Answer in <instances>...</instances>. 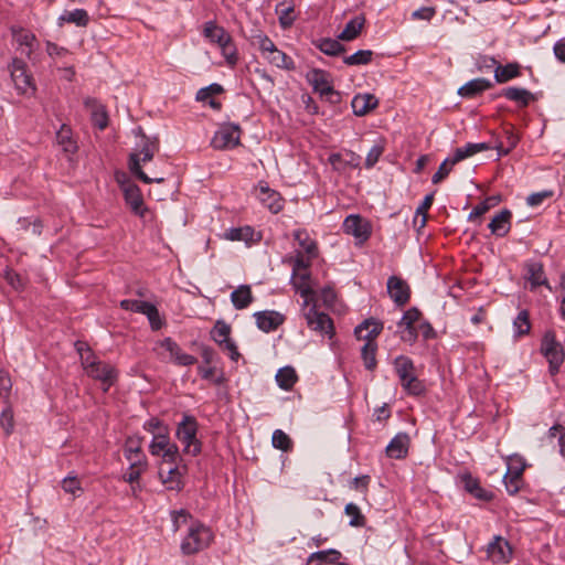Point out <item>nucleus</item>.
I'll use <instances>...</instances> for the list:
<instances>
[{
  "label": "nucleus",
  "mask_w": 565,
  "mask_h": 565,
  "mask_svg": "<svg viewBox=\"0 0 565 565\" xmlns=\"http://www.w3.org/2000/svg\"><path fill=\"white\" fill-rule=\"evenodd\" d=\"M382 329L383 323L381 321L375 319H366L354 330L358 339L365 340V343L361 350V354L364 365L367 370H373L376 366V343L374 342V339L381 333Z\"/></svg>",
  "instance_id": "obj_1"
},
{
  "label": "nucleus",
  "mask_w": 565,
  "mask_h": 565,
  "mask_svg": "<svg viewBox=\"0 0 565 565\" xmlns=\"http://www.w3.org/2000/svg\"><path fill=\"white\" fill-rule=\"evenodd\" d=\"M213 540L209 526L200 522H191L185 536L181 541L180 550L183 555H194L207 548Z\"/></svg>",
  "instance_id": "obj_2"
},
{
  "label": "nucleus",
  "mask_w": 565,
  "mask_h": 565,
  "mask_svg": "<svg viewBox=\"0 0 565 565\" xmlns=\"http://www.w3.org/2000/svg\"><path fill=\"white\" fill-rule=\"evenodd\" d=\"M142 141L143 143L141 149L138 152L130 154L129 169L139 180L145 183H161L164 181L163 177L149 178L141 169V162L146 163L152 160L154 153L159 150L158 140L157 138L151 140L143 136Z\"/></svg>",
  "instance_id": "obj_3"
},
{
  "label": "nucleus",
  "mask_w": 565,
  "mask_h": 565,
  "mask_svg": "<svg viewBox=\"0 0 565 565\" xmlns=\"http://www.w3.org/2000/svg\"><path fill=\"white\" fill-rule=\"evenodd\" d=\"M199 424L194 416L184 414L178 423L175 437L183 446L185 455L195 457L202 450V444L198 438Z\"/></svg>",
  "instance_id": "obj_4"
},
{
  "label": "nucleus",
  "mask_w": 565,
  "mask_h": 565,
  "mask_svg": "<svg viewBox=\"0 0 565 565\" xmlns=\"http://www.w3.org/2000/svg\"><path fill=\"white\" fill-rule=\"evenodd\" d=\"M8 71L14 87L20 94H26L29 90L33 92L35 89L32 76L28 73V65L23 60L13 57L8 65Z\"/></svg>",
  "instance_id": "obj_5"
},
{
  "label": "nucleus",
  "mask_w": 565,
  "mask_h": 565,
  "mask_svg": "<svg viewBox=\"0 0 565 565\" xmlns=\"http://www.w3.org/2000/svg\"><path fill=\"white\" fill-rule=\"evenodd\" d=\"M541 352L550 363L552 374L558 371L564 361V353L559 342L553 332H546L541 343Z\"/></svg>",
  "instance_id": "obj_6"
},
{
  "label": "nucleus",
  "mask_w": 565,
  "mask_h": 565,
  "mask_svg": "<svg viewBox=\"0 0 565 565\" xmlns=\"http://www.w3.org/2000/svg\"><path fill=\"white\" fill-rule=\"evenodd\" d=\"M241 129L237 125H222L214 134L211 145L214 149L223 150L236 147L239 143Z\"/></svg>",
  "instance_id": "obj_7"
},
{
  "label": "nucleus",
  "mask_w": 565,
  "mask_h": 565,
  "mask_svg": "<svg viewBox=\"0 0 565 565\" xmlns=\"http://www.w3.org/2000/svg\"><path fill=\"white\" fill-rule=\"evenodd\" d=\"M486 551L488 558L494 564H508L513 555L510 543L501 535L493 536Z\"/></svg>",
  "instance_id": "obj_8"
},
{
  "label": "nucleus",
  "mask_w": 565,
  "mask_h": 565,
  "mask_svg": "<svg viewBox=\"0 0 565 565\" xmlns=\"http://www.w3.org/2000/svg\"><path fill=\"white\" fill-rule=\"evenodd\" d=\"M231 328L223 321H217L215 327L212 330V338L218 345L227 352L230 359L234 362H237L241 358V354L237 350L236 344L230 338Z\"/></svg>",
  "instance_id": "obj_9"
},
{
  "label": "nucleus",
  "mask_w": 565,
  "mask_h": 565,
  "mask_svg": "<svg viewBox=\"0 0 565 565\" xmlns=\"http://www.w3.org/2000/svg\"><path fill=\"white\" fill-rule=\"evenodd\" d=\"M204 35L222 49L224 55L234 54L231 35L215 22L209 21L204 26Z\"/></svg>",
  "instance_id": "obj_10"
},
{
  "label": "nucleus",
  "mask_w": 565,
  "mask_h": 565,
  "mask_svg": "<svg viewBox=\"0 0 565 565\" xmlns=\"http://www.w3.org/2000/svg\"><path fill=\"white\" fill-rule=\"evenodd\" d=\"M344 233L354 236L360 243H364L371 235V226L366 220L358 214H351L343 222Z\"/></svg>",
  "instance_id": "obj_11"
},
{
  "label": "nucleus",
  "mask_w": 565,
  "mask_h": 565,
  "mask_svg": "<svg viewBox=\"0 0 565 565\" xmlns=\"http://www.w3.org/2000/svg\"><path fill=\"white\" fill-rule=\"evenodd\" d=\"M394 370L404 388H409L417 381L414 363L411 358L399 355L394 360Z\"/></svg>",
  "instance_id": "obj_12"
},
{
  "label": "nucleus",
  "mask_w": 565,
  "mask_h": 565,
  "mask_svg": "<svg viewBox=\"0 0 565 565\" xmlns=\"http://www.w3.org/2000/svg\"><path fill=\"white\" fill-rule=\"evenodd\" d=\"M328 162L332 166L334 171L341 173L348 169L359 168L361 164V157L351 150H345L343 152L331 153L328 158Z\"/></svg>",
  "instance_id": "obj_13"
},
{
  "label": "nucleus",
  "mask_w": 565,
  "mask_h": 565,
  "mask_svg": "<svg viewBox=\"0 0 565 565\" xmlns=\"http://www.w3.org/2000/svg\"><path fill=\"white\" fill-rule=\"evenodd\" d=\"M303 316H305L308 327L311 330L320 332L322 334L331 333V331L333 329V324H332V320L330 319V317L327 313L318 311L316 309V307L313 306V307L309 308L303 313Z\"/></svg>",
  "instance_id": "obj_14"
},
{
  "label": "nucleus",
  "mask_w": 565,
  "mask_h": 565,
  "mask_svg": "<svg viewBox=\"0 0 565 565\" xmlns=\"http://www.w3.org/2000/svg\"><path fill=\"white\" fill-rule=\"evenodd\" d=\"M256 192L260 203L271 213L276 214L282 210L284 200L276 190H273L266 183L260 182L256 189Z\"/></svg>",
  "instance_id": "obj_15"
},
{
  "label": "nucleus",
  "mask_w": 565,
  "mask_h": 565,
  "mask_svg": "<svg viewBox=\"0 0 565 565\" xmlns=\"http://www.w3.org/2000/svg\"><path fill=\"white\" fill-rule=\"evenodd\" d=\"M387 291L391 299L399 307L406 305L411 297L408 284L396 276H391L387 279Z\"/></svg>",
  "instance_id": "obj_16"
},
{
  "label": "nucleus",
  "mask_w": 565,
  "mask_h": 565,
  "mask_svg": "<svg viewBox=\"0 0 565 565\" xmlns=\"http://www.w3.org/2000/svg\"><path fill=\"white\" fill-rule=\"evenodd\" d=\"M122 191L125 195V201L127 205L131 209V211L140 216L145 217L148 212L147 207L143 204V199L140 192V189L135 183L128 182L122 185Z\"/></svg>",
  "instance_id": "obj_17"
},
{
  "label": "nucleus",
  "mask_w": 565,
  "mask_h": 565,
  "mask_svg": "<svg viewBox=\"0 0 565 565\" xmlns=\"http://www.w3.org/2000/svg\"><path fill=\"white\" fill-rule=\"evenodd\" d=\"M257 327L264 332L276 330L285 321V317L274 310L258 311L254 313Z\"/></svg>",
  "instance_id": "obj_18"
},
{
  "label": "nucleus",
  "mask_w": 565,
  "mask_h": 565,
  "mask_svg": "<svg viewBox=\"0 0 565 565\" xmlns=\"http://www.w3.org/2000/svg\"><path fill=\"white\" fill-rule=\"evenodd\" d=\"M486 61L489 62V64L486 65L488 67L495 65L494 79L500 84L507 83L521 75L520 65L518 63H508L507 65H500L497 64V61L493 57H490Z\"/></svg>",
  "instance_id": "obj_19"
},
{
  "label": "nucleus",
  "mask_w": 565,
  "mask_h": 565,
  "mask_svg": "<svg viewBox=\"0 0 565 565\" xmlns=\"http://www.w3.org/2000/svg\"><path fill=\"white\" fill-rule=\"evenodd\" d=\"M308 82L312 86L313 90L320 95L333 94V87L329 79V74L322 70L315 68L307 75Z\"/></svg>",
  "instance_id": "obj_20"
},
{
  "label": "nucleus",
  "mask_w": 565,
  "mask_h": 565,
  "mask_svg": "<svg viewBox=\"0 0 565 565\" xmlns=\"http://www.w3.org/2000/svg\"><path fill=\"white\" fill-rule=\"evenodd\" d=\"M160 345L164 351L169 353L170 359L179 365H192L196 361L194 356L183 352L181 348L170 338L164 339Z\"/></svg>",
  "instance_id": "obj_21"
},
{
  "label": "nucleus",
  "mask_w": 565,
  "mask_h": 565,
  "mask_svg": "<svg viewBox=\"0 0 565 565\" xmlns=\"http://www.w3.org/2000/svg\"><path fill=\"white\" fill-rule=\"evenodd\" d=\"M87 374L93 379L102 381L108 386L114 385L117 377L115 367L102 361H98L92 369H88Z\"/></svg>",
  "instance_id": "obj_22"
},
{
  "label": "nucleus",
  "mask_w": 565,
  "mask_h": 565,
  "mask_svg": "<svg viewBox=\"0 0 565 565\" xmlns=\"http://www.w3.org/2000/svg\"><path fill=\"white\" fill-rule=\"evenodd\" d=\"M379 104L377 98L372 94H358L351 102L353 114L356 116H365Z\"/></svg>",
  "instance_id": "obj_23"
},
{
  "label": "nucleus",
  "mask_w": 565,
  "mask_h": 565,
  "mask_svg": "<svg viewBox=\"0 0 565 565\" xmlns=\"http://www.w3.org/2000/svg\"><path fill=\"white\" fill-rule=\"evenodd\" d=\"M409 438L406 433L397 434L386 446V455L390 458L402 459L407 455Z\"/></svg>",
  "instance_id": "obj_24"
},
{
  "label": "nucleus",
  "mask_w": 565,
  "mask_h": 565,
  "mask_svg": "<svg viewBox=\"0 0 565 565\" xmlns=\"http://www.w3.org/2000/svg\"><path fill=\"white\" fill-rule=\"evenodd\" d=\"M511 217H512L511 211H509L507 209L502 210L489 223V228H490L491 233L499 237L505 236L511 228Z\"/></svg>",
  "instance_id": "obj_25"
},
{
  "label": "nucleus",
  "mask_w": 565,
  "mask_h": 565,
  "mask_svg": "<svg viewBox=\"0 0 565 565\" xmlns=\"http://www.w3.org/2000/svg\"><path fill=\"white\" fill-rule=\"evenodd\" d=\"M492 87V83L486 78H473L458 89L461 97L472 98Z\"/></svg>",
  "instance_id": "obj_26"
},
{
  "label": "nucleus",
  "mask_w": 565,
  "mask_h": 565,
  "mask_svg": "<svg viewBox=\"0 0 565 565\" xmlns=\"http://www.w3.org/2000/svg\"><path fill=\"white\" fill-rule=\"evenodd\" d=\"M310 274L308 270L298 271L296 276L292 275V284L296 290L305 298L303 306H308L310 297L315 294L309 285Z\"/></svg>",
  "instance_id": "obj_27"
},
{
  "label": "nucleus",
  "mask_w": 565,
  "mask_h": 565,
  "mask_svg": "<svg viewBox=\"0 0 565 565\" xmlns=\"http://www.w3.org/2000/svg\"><path fill=\"white\" fill-rule=\"evenodd\" d=\"M250 286L241 285L231 294V301L235 309L243 310L253 302Z\"/></svg>",
  "instance_id": "obj_28"
},
{
  "label": "nucleus",
  "mask_w": 565,
  "mask_h": 565,
  "mask_svg": "<svg viewBox=\"0 0 565 565\" xmlns=\"http://www.w3.org/2000/svg\"><path fill=\"white\" fill-rule=\"evenodd\" d=\"M501 95L509 100L518 103L521 107H526L534 100V95L530 90L521 87H508L502 90Z\"/></svg>",
  "instance_id": "obj_29"
},
{
  "label": "nucleus",
  "mask_w": 565,
  "mask_h": 565,
  "mask_svg": "<svg viewBox=\"0 0 565 565\" xmlns=\"http://www.w3.org/2000/svg\"><path fill=\"white\" fill-rule=\"evenodd\" d=\"M56 142L66 153H74L77 150L76 141L73 139L72 129L63 124L56 132Z\"/></svg>",
  "instance_id": "obj_30"
},
{
  "label": "nucleus",
  "mask_w": 565,
  "mask_h": 565,
  "mask_svg": "<svg viewBox=\"0 0 565 565\" xmlns=\"http://www.w3.org/2000/svg\"><path fill=\"white\" fill-rule=\"evenodd\" d=\"M341 558V553L338 550L329 548L311 553L308 557V564H337Z\"/></svg>",
  "instance_id": "obj_31"
},
{
  "label": "nucleus",
  "mask_w": 565,
  "mask_h": 565,
  "mask_svg": "<svg viewBox=\"0 0 565 565\" xmlns=\"http://www.w3.org/2000/svg\"><path fill=\"white\" fill-rule=\"evenodd\" d=\"M180 476L181 475L177 466H170L168 469L161 466L159 469V477L162 483L166 484L169 490H180Z\"/></svg>",
  "instance_id": "obj_32"
},
{
  "label": "nucleus",
  "mask_w": 565,
  "mask_h": 565,
  "mask_svg": "<svg viewBox=\"0 0 565 565\" xmlns=\"http://www.w3.org/2000/svg\"><path fill=\"white\" fill-rule=\"evenodd\" d=\"M462 483L465 489L471 493L475 498L483 501H489L492 498V493L490 491L484 490L479 481L471 477L470 475H465L462 477Z\"/></svg>",
  "instance_id": "obj_33"
},
{
  "label": "nucleus",
  "mask_w": 565,
  "mask_h": 565,
  "mask_svg": "<svg viewBox=\"0 0 565 565\" xmlns=\"http://www.w3.org/2000/svg\"><path fill=\"white\" fill-rule=\"evenodd\" d=\"M270 64L282 70H295V62L282 51L278 50L277 46L270 51V53L264 56Z\"/></svg>",
  "instance_id": "obj_34"
},
{
  "label": "nucleus",
  "mask_w": 565,
  "mask_h": 565,
  "mask_svg": "<svg viewBox=\"0 0 565 565\" xmlns=\"http://www.w3.org/2000/svg\"><path fill=\"white\" fill-rule=\"evenodd\" d=\"M275 379L279 388H292L298 381V375L292 366L287 365L278 370Z\"/></svg>",
  "instance_id": "obj_35"
},
{
  "label": "nucleus",
  "mask_w": 565,
  "mask_h": 565,
  "mask_svg": "<svg viewBox=\"0 0 565 565\" xmlns=\"http://www.w3.org/2000/svg\"><path fill=\"white\" fill-rule=\"evenodd\" d=\"M64 22L73 23L77 26H86L89 22V17L86 10L75 9L73 11H66L58 18V24L62 25Z\"/></svg>",
  "instance_id": "obj_36"
},
{
  "label": "nucleus",
  "mask_w": 565,
  "mask_h": 565,
  "mask_svg": "<svg viewBox=\"0 0 565 565\" xmlns=\"http://www.w3.org/2000/svg\"><path fill=\"white\" fill-rule=\"evenodd\" d=\"M526 277L533 288L547 284L543 265L537 262H532L526 265Z\"/></svg>",
  "instance_id": "obj_37"
},
{
  "label": "nucleus",
  "mask_w": 565,
  "mask_h": 565,
  "mask_svg": "<svg viewBox=\"0 0 565 565\" xmlns=\"http://www.w3.org/2000/svg\"><path fill=\"white\" fill-rule=\"evenodd\" d=\"M365 19L364 17H355L351 19L343 31L339 34V40L342 41H351L354 40L361 32L364 25Z\"/></svg>",
  "instance_id": "obj_38"
},
{
  "label": "nucleus",
  "mask_w": 565,
  "mask_h": 565,
  "mask_svg": "<svg viewBox=\"0 0 565 565\" xmlns=\"http://www.w3.org/2000/svg\"><path fill=\"white\" fill-rule=\"evenodd\" d=\"M255 231L250 226L232 227L226 231L225 237L230 241H243L245 243L255 242Z\"/></svg>",
  "instance_id": "obj_39"
},
{
  "label": "nucleus",
  "mask_w": 565,
  "mask_h": 565,
  "mask_svg": "<svg viewBox=\"0 0 565 565\" xmlns=\"http://www.w3.org/2000/svg\"><path fill=\"white\" fill-rule=\"evenodd\" d=\"M85 106L87 107H94L92 113V121L93 124L98 127L100 130L105 129L108 125V116L105 111L104 107L96 104L95 99L87 98L85 100Z\"/></svg>",
  "instance_id": "obj_40"
},
{
  "label": "nucleus",
  "mask_w": 565,
  "mask_h": 565,
  "mask_svg": "<svg viewBox=\"0 0 565 565\" xmlns=\"http://www.w3.org/2000/svg\"><path fill=\"white\" fill-rule=\"evenodd\" d=\"M523 472V467L511 469L508 468L507 473L503 477V482L505 484V489L510 494H515L521 484V477Z\"/></svg>",
  "instance_id": "obj_41"
},
{
  "label": "nucleus",
  "mask_w": 565,
  "mask_h": 565,
  "mask_svg": "<svg viewBox=\"0 0 565 565\" xmlns=\"http://www.w3.org/2000/svg\"><path fill=\"white\" fill-rule=\"evenodd\" d=\"M171 521H172V530L173 532H178L182 529V526H190L191 522H196L190 512L184 509L174 510L170 512Z\"/></svg>",
  "instance_id": "obj_42"
},
{
  "label": "nucleus",
  "mask_w": 565,
  "mask_h": 565,
  "mask_svg": "<svg viewBox=\"0 0 565 565\" xmlns=\"http://www.w3.org/2000/svg\"><path fill=\"white\" fill-rule=\"evenodd\" d=\"M316 46L326 55L337 56L344 52V46L334 39H321L317 42Z\"/></svg>",
  "instance_id": "obj_43"
},
{
  "label": "nucleus",
  "mask_w": 565,
  "mask_h": 565,
  "mask_svg": "<svg viewBox=\"0 0 565 565\" xmlns=\"http://www.w3.org/2000/svg\"><path fill=\"white\" fill-rule=\"evenodd\" d=\"M276 13L278 14L279 23L284 29L291 26L296 19L294 14V6L285 1L276 6Z\"/></svg>",
  "instance_id": "obj_44"
},
{
  "label": "nucleus",
  "mask_w": 565,
  "mask_h": 565,
  "mask_svg": "<svg viewBox=\"0 0 565 565\" xmlns=\"http://www.w3.org/2000/svg\"><path fill=\"white\" fill-rule=\"evenodd\" d=\"M294 238L298 242L299 246L310 256H316L317 245L312 241L306 230H296Z\"/></svg>",
  "instance_id": "obj_45"
},
{
  "label": "nucleus",
  "mask_w": 565,
  "mask_h": 565,
  "mask_svg": "<svg viewBox=\"0 0 565 565\" xmlns=\"http://www.w3.org/2000/svg\"><path fill=\"white\" fill-rule=\"evenodd\" d=\"M513 330L515 337H523L531 330L530 316L527 310H521L513 320Z\"/></svg>",
  "instance_id": "obj_46"
},
{
  "label": "nucleus",
  "mask_w": 565,
  "mask_h": 565,
  "mask_svg": "<svg viewBox=\"0 0 565 565\" xmlns=\"http://www.w3.org/2000/svg\"><path fill=\"white\" fill-rule=\"evenodd\" d=\"M499 195L487 198L483 202L476 205L468 215L469 221H475L487 213L491 207L495 206L500 202Z\"/></svg>",
  "instance_id": "obj_47"
},
{
  "label": "nucleus",
  "mask_w": 565,
  "mask_h": 565,
  "mask_svg": "<svg viewBox=\"0 0 565 565\" xmlns=\"http://www.w3.org/2000/svg\"><path fill=\"white\" fill-rule=\"evenodd\" d=\"M120 307L125 310H130L134 312L145 313L146 310L150 311V313H156V306L141 300L135 299H124L120 301Z\"/></svg>",
  "instance_id": "obj_48"
},
{
  "label": "nucleus",
  "mask_w": 565,
  "mask_h": 565,
  "mask_svg": "<svg viewBox=\"0 0 565 565\" xmlns=\"http://www.w3.org/2000/svg\"><path fill=\"white\" fill-rule=\"evenodd\" d=\"M344 513L351 518L349 521L350 526L362 527L365 525V516L355 503H348L344 508Z\"/></svg>",
  "instance_id": "obj_49"
},
{
  "label": "nucleus",
  "mask_w": 565,
  "mask_h": 565,
  "mask_svg": "<svg viewBox=\"0 0 565 565\" xmlns=\"http://www.w3.org/2000/svg\"><path fill=\"white\" fill-rule=\"evenodd\" d=\"M420 316V311L415 307L406 310L398 322V328H417Z\"/></svg>",
  "instance_id": "obj_50"
},
{
  "label": "nucleus",
  "mask_w": 565,
  "mask_h": 565,
  "mask_svg": "<svg viewBox=\"0 0 565 565\" xmlns=\"http://www.w3.org/2000/svg\"><path fill=\"white\" fill-rule=\"evenodd\" d=\"M76 347L81 356L82 364L85 371L88 372V369H92L98 361L96 360L92 350L85 343L78 342Z\"/></svg>",
  "instance_id": "obj_51"
},
{
  "label": "nucleus",
  "mask_w": 565,
  "mask_h": 565,
  "mask_svg": "<svg viewBox=\"0 0 565 565\" xmlns=\"http://www.w3.org/2000/svg\"><path fill=\"white\" fill-rule=\"evenodd\" d=\"M373 52L371 50H360L350 56H345L343 62L347 65H365L372 60Z\"/></svg>",
  "instance_id": "obj_52"
},
{
  "label": "nucleus",
  "mask_w": 565,
  "mask_h": 565,
  "mask_svg": "<svg viewBox=\"0 0 565 565\" xmlns=\"http://www.w3.org/2000/svg\"><path fill=\"white\" fill-rule=\"evenodd\" d=\"M434 202V193L427 194L422 204L416 209L414 223H417V217L422 216L419 222V228L424 227L427 222V211L430 209Z\"/></svg>",
  "instance_id": "obj_53"
},
{
  "label": "nucleus",
  "mask_w": 565,
  "mask_h": 565,
  "mask_svg": "<svg viewBox=\"0 0 565 565\" xmlns=\"http://www.w3.org/2000/svg\"><path fill=\"white\" fill-rule=\"evenodd\" d=\"M271 444H273V447L277 448V449H280L282 451H288L291 449V439L289 438V436L282 431L281 429H276L274 433H273V436H271Z\"/></svg>",
  "instance_id": "obj_54"
},
{
  "label": "nucleus",
  "mask_w": 565,
  "mask_h": 565,
  "mask_svg": "<svg viewBox=\"0 0 565 565\" xmlns=\"http://www.w3.org/2000/svg\"><path fill=\"white\" fill-rule=\"evenodd\" d=\"M14 39L21 46H25L28 51L25 52L28 56L33 51V43L35 42V35L29 31L20 30L18 32H13Z\"/></svg>",
  "instance_id": "obj_55"
},
{
  "label": "nucleus",
  "mask_w": 565,
  "mask_h": 565,
  "mask_svg": "<svg viewBox=\"0 0 565 565\" xmlns=\"http://www.w3.org/2000/svg\"><path fill=\"white\" fill-rule=\"evenodd\" d=\"M170 444L169 437L166 434L158 433L153 436L149 449L151 455L160 456L162 450Z\"/></svg>",
  "instance_id": "obj_56"
},
{
  "label": "nucleus",
  "mask_w": 565,
  "mask_h": 565,
  "mask_svg": "<svg viewBox=\"0 0 565 565\" xmlns=\"http://www.w3.org/2000/svg\"><path fill=\"white\" fill-rule=\"evenodd\" d=\"M253 40V43L258 46L263 57L276 47L275 43L264 33L254 35Z\"/></svg>",
  "instance_id": "obj_57"
},
{
  "label": "nucleus",
  "mask_w": 565,
  "mask_h": 565,
  "mask_svg": "<svg viewBox=\"0 0 565 565\" xmlns=\"http://www.w3.org/2000/svg\"><path fill=\"white\" fill-rule=\"evenodd\" d=\"M125 457L130 463H141L143 455L138 445H135L131 440L127 441L125 448Z\"/></svg>",
  "instance_id": "obj_58"
},
{
  "label": "nucleus",
  "mask_w": 565,
  "mask_h": 565,
  "mask_svg": "<svg viewBox=\"0 0 565 565\" xmlns=\"http://www.w3.org/2000/svg\"><path fill=\"white\" fill-rule=\"evenodd\" d=\"M222 92L223 87L220 84H211L198 90L196 100L206 102L212 95L221 94Z\"/></svg>",
  "instance_id": "obj_59"
},
{
  "label": "nucleus",
  "mask_w": 565,
  "mask_h": 565,
  "mask_svg": "<svg viewBox=\"0 0 565 565\" xmlns=\"http://www.w3.org/2000/svg\"><path fill=\"white\" fill-rule=\"evenodd\" d=\"M454 164L450 163V159H445L443 163L439 166L438 170L435 172V174L431 178V182L434 184H438L444 179L448 177L452 169Z\"/></svg>",
  "instance_id": "obj_60"
},
{
  "label": "nucleus",
  "mask_w": 565,
  "mask_h": 565,
  "mask_svg": "<svg viewBox=\"0 0 565 565\" xmlns=\"http://www.w3.org/2000/svg\"><path fill=\"white\" fill-rule=\"evenodd\" d=\"M0 425L7 435L13 430V414L10 406H7L0 414Z\"/></svg>",
  "instance_id": "obj_61"
},
{
  "label": "nucleus",
  "mask_w": 565,
  "mask_h": 565,
  "mask_svg": "<svg viewBox=\"0 0 565 565\" xmlns=\"http://www.w3.org/2000/svg\"><path fill=\"white\" fill-rule=\"evenodd\" d=\"M384 151V147L381 145H374L367 152L365 158V168H373Z\"/></svg>",
  "instance_id": "obj_62"
},
{
  "label": "nucleus",
  "mask_w": 565,
  "mask_h": 565,
  "mask_svg": "<svg viewBox=\"0 0 565 565\" xmlns=\"http://www.w3.org/2000/svg\"><path fill=\"white\" fill-rule=\"evenodd\" d=\"M62 488L65 492L76 495L81 491V483L76 476H67L62 480Z\"/></svg>",
  "instance_id": "obj_63"
},
{
  "label": "nucleus",
  "mask_w": 565,
  "mask_h": 565,
  "mask_svg": "<svg viewBox=\"0 0 565 565\" xmlns=\"http://www.w3.org/2000/svg\"><path fill=\"white\" fill-rule=\"evenodd\" d=\"M143 470V462L130 463L128 471L124 475V479L128 483H135L139 480L140 475Z\"/></svg>",
  "instance_id": "obj_64"
}]
</instances>
